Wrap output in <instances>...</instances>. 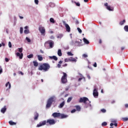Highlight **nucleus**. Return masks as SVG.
Returning a JSON list of instances; mask_svg holds the SVG:
<instances>
[{
	"instance_id": "f257e3e1",
	"label": "nucleus",
	"mask_w": 128,
	"mask_h": 128,
	"mask_svg": "<svg viewBox=\"0 0 128 128\" xmlns=\"http://www.w3.org/2000/svg\"><path fill=\"white\" fill-rule=\"evenodd\" d=\"M50 68V66L48 63H44L40 66L38 68V70H43V72H48Z\"/></svg>"
},
{
	"instance_id": "f03ea898",
	"label": "nucleus",
	"mask_w": 128,
	"mask_h": 128,
	"mask_svg": "<svg viewBox=\"0 0 128 128\" xmlns=\"http://www.w3.org/2000/svg\"><path fill=\"white\" fill-rule=\"evenodd\" d=\"M86 102H88L89 103L88 106H85V108H88V106H92V104H90V101L88 98L86 97L80 98L79 100V102H84V104L86 105Z\"/></svg>"
},
{
	"instance_id": "7ed1b4c3",
	"label": "nucleus",
	"mask_w": 128,
	"mask_h": 128,
	"mask_svg": "<svg viewBox=\"0 0 128 128\" xmlns=\"http://www.w3.org/2000/svg\"><path fill=\"white\" fill-rule=\"evenodd\" d=\"M54 102V97H51L50 98L48 102L46 105V108H50L52 106V102Z\"/></svg>"
},
{
	"instance_id": "20e7f679",
	"label": "nucleus",
	"mask_w": 128,
	"mask_h": 128,
	"mask_svg": "<svg viewBox=\"0 0 128 128\" xmlns=\"http://www.w3.org/2000/svg\"><path fill=\"white\" fill-rule=\"evenodd\" d=\"M62 74L63 76L62 77L61 82L62 84H66V82H68V79L66 78L68 74L64 72H62Z\"/></svg>"
},
{
	"instance_id": "39448f33",
	"label": "nucleus",
	"mask_w": 128,
	"mask_h": 128,
	"mask_svg": "<svg viewBox=\"0 0 128 128\" xmlns=\"http://www.w3.org/2000/svg\"><path fill=\"white\" fill-rule=\"evenodd\" d=\"M56 124V120L54 119H48L46 121V126H52Z\"/></svg>"
},
{
	"instance_id": "423d86ee",
	"label": "nucleus",
	"mask_w": 128,
	"mask_h": 128,
	"mask_svg": "<svg viewBox=\"0 0 128 128\" xmlns=\"http://www.w3.org/2000/svg\"><path fill=\"white\" fill-rule=\"evenodd\" d=\"M38 30L42 36H46V28L44 27L40 26Z\"/></svg>"
},
{
	"instance_id": "0eeeda50",
	"label": "nucleus",
	"mask_w": 128,
	"mask_h": 128,
	"mask_svg": "<svg viewBox=\"0 0 128 128\" xmlns=\"http://www.w3.org/2000/svg\"><path fill=\"white\" fill-rule=\"evenodd\" d=\"M62 22H63V24H64V26L66 28V32H70V26L68 25V24L66 22V21H62Z\"/></svg>"
},
{
	"instance_id": "6e6552de",
	"label": "nucleus",
	"mask_w": 128,
	"mask_h": 128,
	"mask_svg": "<svg viewBox=\"0 0 128 128\" xmlns=\"http://www.w3.org/2000/svg\"><path fill=\"white\" fill-rule=\"evenodd\" d=\"M104 6H106V8L108 10H110V12H113L114 10V8L112 7H111L110 6H108V3H105L104 4Z\"/></svg>"
},
{
	"instance_id": "1a4fd4ad",
	"label": "nucleus",
	"mask_w": 128,
	"mask_h": 128,
	"mask_svg": "<svg viewBox=\"0 0 128 128\" xmlns=\"http://www.w3.org/2000/svg\"><path fill=\"white\" fill-rule=\"evenodd\" d=\"M46 121L44 120L40 122L38 124H37V128H40V126H46Z\"/></svg>"
},
{
	"instance_id": "9d476101",
	"label": "nucleus",
	"mask_w": 128,
	"mask_h": 128,
	"mask_svg": "<svg viewBox=\"0 0 128 128\" xmlns=\"http://www.w3.org/2000/svg\"><path fill=\"white\" fill-rule=\"evenodd\" d=\"M48 44L50 46V48H54V41L50 40L47 42Z\"/></svg>"
},
{
	"instance_id": "9b49d317",
	"label": "nucleus",
	"mask_w": 128,
	"mask_h": 128,
	"mask_svg": "<svg viewBox=\"0 0 128 128\" xmlns=\"http://www.w3.org/2000/svg\"><path fill=\"white\" fill-rule=\"evenodd\" d=\"M93 96L96 98V96H98V89L94 88L93 91Z\"/></svg>"
},
{
	"instance_id": "f8f14e48",
	"label": "nucleus",
	"mask_w": 128,
	"mask_h": 128,
	"mask_svg": "<svg viewBox=\"0 0 128 128\" xmlns=\"http://www.w3.org/2000/svg\"><path fill=\"white\" fill-rule=\"evenodd\" d=\"M53 118H60V112H54L52 114Z\"/></svg>"
},
{
	"instance_id": "ddd939ff",
	"label": "nucleus",
	"mask_w": 128,
	"mask_h": 128,
	"mask_svg": "<svg viewBox=\"0 0 128 128\" xmlns=\"http://www.w3.org/2000/svg\"><path fill=\"white\" fill-rule=\"evenodd\" d=\"M16 56H19V58H20V60H22L24 57V54L22 53L20 54L18 52L16 53Z\"/></svg>"
},
{
	"instance_id": "4468645a",
	"label": "nucleus",
	"mask_w": 128,
	"mask_h": 128,
	"mask_svg": "<svg viewBox=\"0 0 128 128\" xmlns=\"http://www.w3.org/2000/svg\"><path fill=\"white\" fill-rule=\"evenodd\" d=\"M78 74L80 76H81V78L78 79V82H80L82 80H84L86 81V78H84V76H82L80 73H79Z\"/></svg>"
},
{
	"instance_id": "2eb2a0df",
	"label": "nucleus",
	"mask_w": 128,
	"mask_h": 128,
	"mask_svg": "<svg viewBox=\"0 0 128 128\" xmlns=\"http://www.w3.org/2000/svg\"><path fill=\"white\" fill-rule=\"evenodd\" d=\"M66 104V102L63 101L61 104H60L58 106L59 108H64V106Z\"/></svg>"
},
{
	"instance_id": "dca6fc26",
	"label": "nucleus",
	"mask_w": 128,
	"mask_h": 128,
	"mask_svg": "<svg viewBox=\"0 0 128 128\" xmlns=\"http://www.w3.org/2000/svg\"><path fill=\"white\" fill-rule=\"evenodd\" d=\"M34 120H36L38 118V116H39L38 113V112H35L34 114Z\"/></svg>"
},
{
	"instance_id": "f3484780",
	"label": "nucleus",
	"mask_w": 128,
	"mask_h": 128,
	"mask_svg": "<svg viewBox=\"0 0 128 128\" xmlns=\"http://www.w3.org/2000/svg\"><path fill=\"white\" fill-rule=\"evenodd\" d=\"M60 118H68V115H66L64 114H60Z\"/></svg>"
},
{
	"instance_id": "a211bd4d",
	"label": "nucleus",
	"mask_w": 128,
	"mask_h": 128,
	"mask_svg": "<svg viewBox=\"0 0 128 128\" xmlns=\"http://www.w3.org/2000/svg\"><path fill=\"white\" fill-rule=\"evenodd\" d=\"M50 58V60H58V57H56V56H49Z\"/></svg>"
},
{
	"instance_id": "6ab92c4d",
	"label": "nucleus",
	"mask_w": 128,
	"mask_h": 128,
	"mask_svg": "<svg viewBox=\"0 0 128 128\" xmlns=\"http://www.w3.org/2000/svg\"><path fill=\"white\" fill-rule=\"evenodd\" d=\"M0 112H2V114H4L6 112V106H4V108H2L1 109Z\"/></svg>"
},
{
	"instance_id": "aec40b11",
	"label": "nucleus",
	"mask_w": 128,
	"mask_h": 128,
	"mask_svg": "<svg viewBox=\"0 0 128 128\" xmlns=\"http://www.w3.org/2000/svg\"><path fill=\"white\" fill-rule=\"evenodd\" d=\"M70 62H76L77 60H76V58H74L72 57H70Z\"/></svg>"
},
{
	"instance_id": "412c9836",
	"label": "nucleus",
	"mask_w": 128,
	"mask_h": 128,
	"mask_svg": "<svg viewBox=\"0 0 128 128\" xmlns=\"http://www.w3.org/2000/svg\"><path fill=\"white\" fill-rule=\"evenodd\" d=\"M74 108H76V110H78V112H80V106H74Z\"/></svg>"
},
{
	"instance_id": "4be33fe9",
	"label": "nucleus",
	"mask_w": 128,
	"mask_h": 128,
	"mask_svg": "<svg viewBox=\"0 0 128 128\" xmlns=\"http://www.w3.org/2000/svg\"><path fill=\"white\" fill-rule=\"evenodd\" d=\"M83 41L86 44H90V42L86 38H83Z\"/></svg>"
},
{
	"instance_id": "5701e85b",
	"label": "nucleus",
	"mask_w": 128,
	"mask_h": 128,
	"mask_svg": "<svg viewBox=\"0 0 128 128\" xmlns=\"http://www.w3.org/2000/svg\"><path fill=\"white\" fill-rule=\"evenodd\" d=\"M114 126H118V123H114H114H110V128H114Z\"/></svg>"
},
{
	"instance_id": "b1692460",
	"label": "nucleus",
	"mask_w": 128,
	"mask_h": 128,
	"mask_svg": "<svg viewBox=\"0 0 128 128\" xmlns=\"http://www.w3.org/2000/svg\"><path fill=\"white\" fill-rule=\"evenodd\" d=\"M58 54L59 56H62V50L60 49L58 50Z\"/></svg>"
},
{
	"instance_id": "393cba45",
	"label": "nucleus",
	"mask_w": 128,
	"mask_h": 128,
	"mask_svg": "<svg viewBox=\"0 0 128 128\" xmlns=\"http://www.w3.org/2000/svg\"><path fill=\"white\" fill-rule=\"evenodd\" d=\"M9 124L10 126H16V122H14L12 120L9 121Z\"/></svg>"
},
{
	"instance_id": "a878e982",
	"label": "nucleus",
	"mask_w": 128,
	"mask_h": 128,
	"mask_svg": "<svg viewBox=\"0 0 128 128\" xmlns=\"http://www.w3.org/2000/svg\"><path fill=\"white\" fill-rule=\"evenodd\" d=\"M33 64H34V66H38V62L36 61H33Z\"/></svg>"
},
{
	"instance_id": "bb28decb",
	"label": "nucleus",
	"mask_w": 128,
	"mask_h": 128,
	"mask_svg": "<svg viewBox=\"0 0 128 128\" xmlns=\"http://www.w3.org/2000/svg\"><path fill=\"white\" fill-rule=\"evenodd\" d=\"M38 60H40V62H42V60H43L42 56L38 55Z\"/></svg>"
},
{
	"instance_id": "cd10ccee",
	"label": "nucleus",
	"mask_w": 128,
	"mask_h": 128,
	"mask_svg": "<svg viewBox=\"0 0 128 128\" xmlns=\"http://www.w3.org/2000/svg\"><path fill=\"white\" fill-rule=\"evenodd\" d=\"M6 88H8H8H10V82H8L6 84Z\"/></svg>"
},
{
	"instance_id": "c85d7f7f",
	"label": "nucleus",
	"mask_w": 128,
	"mask_h": 128,
	"mask_svg": "<svg viewBox=\"0 0 128 128\" xmlns=\"http://www.w3.org/2000/svg\"><path fill=\"white\" fill-rule=\"evenodd\" d=\"M126 22V20H123L120 22V26H122Z\"/></svg>"
},
{
	"instance_id": "c756f323",
	"label": "nucleus",
	"mask_w": 128,
	"mask_h": 128,
	"mask_svg": "<svg viewBox=\"0 0 128 128\" xmlns=\"http://www.w3.org/2000/svg\"><path fill=\"white\" fill-rule=\"evenodd\" d=\"M27 58H34V54H30L28 56H27Z\"/></svg>"
},
{
	"instance_id": "7c9ffc66",
	"label": "nucleus",
	"mask_w": 128,
	"mask_h": 128,
	"mask_svg": "<svg viewBox=\"0 0 128 128\" xmlns=\"http://www.w3.org/2000/svg\"><path fill=\"white\" fill-rule=\"evenodd\" d=\"M64 60L65 62H70V58H66Z\"/></svg>"
},
{
	"instance_id": "2f4dec72",
	"label": "nucleus",
	"mask_w": 128,
	"mask_h": 128,
	"mask_svg": "<svg viewBox=\"0 0 128 128\" xmlns=\"http://www.w3.org/2000/svg\"><path fill=\"white\" fill-rule=\"evenodd\" d=\"M24 33L25 34H30V30H24Z\"/></svg>"
},
{
	"instance_id": "473e14b6",
	"label": "nucleus",
	"mask_w": 128,
	"mask_h": 128,
	"mask_svg": "<svg viewBox=\"0 0 128 128\" xmlns=\"http://www.w3.org/2000/svg\"><path fill=\"white\" fill-rule=\"evenodd\" d=\"M72 97L68 98L67 100V102H72Z\"/></svg>"
},
{
	"instance_id": "72a5a7b5",
	"label": "nucleus",
	"mask_w": 128,
	"mask_h": 128,
	"mask_svg": "<svg viewBox=\"0 0 128 128\" xmlns=\"http://www.w3.org/2000/svg\"><path fill=\"white\" fill-rule=\"evenodd\" d=\"M102 126H108V123L106 122H103L102 124Z\"/></svg>"
},
{
	"instance_id": "f704fd0d",
	"label": "nucleus",
	"mask_w": 128,
	"mask_h": 128,
	"mask_svg": "<svg viewBox=\"0 0 128 128\" xmlns=\"http://www.w3.org/2000/svg\"><path fill=\"white\" fill-rule=\"evenodd\" d=\"M125 32H128V26H125L124 27Z\"/></svg>"
},
{
	"instance_id": "c9c22d12",
	"label": "nucleus",
	"mask_w": 128,
	"mask_h": 128,
	"mask_svg": "<svg viewBox=\"0 0 128 128\" xmlns=\"http://www.w3.org/2000/svg\"><path fill=\"white\" fill-rule=\"evenodd\" d=\"M64 36V35L62 34H59L58 36V38H62Z\"/></svg>"
},
{
	"instance_id": "e433bc0d",
	"label": "nucleus",
	"mask_w": 128,
	"mask_h": 128,
	"mask_svg": "<svg viewBox=\"0 0 128 128\" xmlns=\"http://www.w3.org/2000/svg\"><path fill=\"white\" fill-rule=\"evenodd\" d=\"M50 22H52V24H54V20L53 18H50Z\"/></svg>"
},
{
	"instance_id": "4c0bfd02",
	"label": "nucleus",
	"mask_w": 128,
	"mask_h": 128,
	"mask_svg": "<svg viewBox=\"0 0 128 128\" xmlns=\"http://www.w3.org/2000/svg\"><path fill=\"white\" fill-rule=\"evenodd\" d=\"M122 120H123V122H126L128 120V118H123Z\"/></svg>"
},
{
	"instance_id": "58836bf2",
	"label": "nucleus",
	"mask_w": 128,
	"mask_h": 128,
	"mask_svg": "<svg viewBox=\"0 0 128 128\" xmlns=\"http://www.w3.org/2000/svg\"><path fill=\"white\" fill-rule=\"evenodd\" d=\"M67 54L68 56H74V54H72V52H67Z\"/></svg>"
},
{
	"instance_id": "ea45409f",
	"label": "nucleus",
	"mask_w": 128,
	"mask_h": 128,
	"mask_svg": "<svg viewBox=\"0 0 128 128\" xmlns=\"http://www.w3.org/2000/svg\"><path fill=\"white\" fill-rule=\"evenodd\" d=\"M22 32H24V28H22V27H20V33L22 34Z\"/></svg>"
},
{
	"instance_id": "a19ab883",
	"label": "nucleus",
	"mask_w": 128,
	"mask_h": 128,
	"mask_svg": "<svg viewBox=\"0 0 128 128\" xmlns=\"http://www.w3.org/2000/svg\"><path fill=\"white\" fill-rule=\"evenodd\" d=\"M74 4H76L77 6H80V2H74Z\"/></svg>"
},
{
	"instance_id": "79ce46f5",
	"label": "nucleus",
	"mask_w": 128,
	"mask_h": 128,
	"mask_svg": "<svg viewBox=\"0 0 128 128\" xmlns=\"http://www.w3.org/2000/svg\"><path fill=\"white\" fill-rule=\"evenodd\" d=\"M77 30H78V32H80V34H82V30L80 28H78Z\"/></svg>"
},
{
	"instance_id": "37998d69",
	"label": "nucleus",
	"mask_w": 128,
	"mask_h": 128,
	"mask_svg": "<svg viewBox=\"0 0 128 128\" xmlns=\"http://www.w3.org/2000/svg\"><path fill=\"white\" fill-rule=\"evenodd\" d=\"M101 112H104H104H106V109H101Z\"/></svg>"
},
{
	"instance_id": "c03bdc74",
	"label": "nucleus",
	"mask_w": 128,
	"mask_h": 128,
	"mask_svg": "<svg viewBox=\"0 0 128 128\" xmlns=\"http://www.w3.org/2000/svg\"><path fill=\"white\" fill-rule=\"evenodd\" d=\"M26 40H27V42H31L30 39L28 37H26Z\"/></svg>"
},
{
	"instance_id": "a18cd8bd",
	"label": "nucleus",
	"mask_w": 128,
	"mask_h": 128,
	"mask_svg": "<svg viewBox=\"0 0 128 128\" xmlns=\"http://www.w3.org/2000/svg\"><path fill=\"white\" fill-rule=\"evenodd\" d=\"M18 50L19 52H22V48H18Z\"/></svg>"
},
{
	"instance_id": "49530a36",
	"label": "nucleus",
	"mask_w": 128,
	"mask_h": 128,
	"mask_svg": "<svg viewBox=\"0 0 128 128\" xmlns=\"http://www.w3.org/2000/svg\"><path fill=\"white\" fill-rule=\"evenodd\" d=\"M76 112V109H73L72 110H71L72 114H74V112Z\"/></svg>"
},
{
	"instance_id": "de8ad7c7",
	"label": "nucleus",
	"mask_w": 128,
	"mask_h": 128,
	"mask_svg": "<svg viewBox=\"0 0 128 128\" xmlns=\"http://www.w3.org/2000/svg\"><path fill=\"white\" fill-rule=\"evenodd\" d=\"M8 46L9 48H12V42H8Z\"/></svg>"
},
{
	"instance_id": "09e8293b",
	"label": "nucleus",
	"mask_w": 128,
	"mask_h": 128,
	"mask_svg": "<svg viewBox=\"0 0 128 128\" xmlns=\"http://www.w3.org/2000/svg\"><path fill=\"white\" fill-rule=\"evenodd\" d=\"M34 2L36 4H38V0H34Z\"/></svg>"
},
{
	"instance_id": "8fccbe9b",
	"label": "nucleus",
	"mask_w": 128,
	"mask_h": 128,
	"mask_svg": "<svg viewBox=\"0 0 128 128\" xmlns=\"http://www.w3.org/2000/svg\"><path fill=\"white\" fill-rule=\"evenodd\" d=\"M82 56L83 58H88V55L86 54H83Z\"/></svg>"
},
{
	"instance_id": "3c124183",
	"label": "nucleus",
	"mask_w": 128,
	"mask_h": 128,
	"mask_svg": "<svg viewBox=\"0 0 128 128\" xmlns=\"http://www.w3.org/2000/svg\"><path fill=\"white\" fill-rule=\"evenodd\" d=\"M2 72V66H0V74Z\"/></svg>"
},
{
	"instance_id": "603ef678",
	"label": "nucleus",
	"mask_w": 128,
	"mask_h": 128,
	"mask_svg": "<svg viewBox=\"0 0 128 128\" xmlns=\"http://www.w3.org/2000/svg\"><path fill=\"white\" fill-rule=\"evenodd\" d=\"M5 61L6 62H10V60L8 58H5Z\"/></svg>"
},
{
	"instance_id": "864d4df0",
	"label": "nucleus",
	"mask_w": 128,
	"mask_h": 128,
	"mask_svg": "<svg viewBox=\"0 0 128 128\" xmlns=\"http://www.w3.org/2000/svg\"><path fill=\"white\" fill-rule=\"evenodd\" d=\"M75 24H80V22H78V20H76L75 21Z\"/></svg>"
},
{
	"instance_id": "5fc2aeb1",
	"label": "nucleus",
	"mask_w": 128,
	"mask_h": 128,
	"mask_svg": "<svg viewBox=\"0 0 128 128\" xmlns=\"http://www.w3.org/2000/svg\"><path fill=\"white\" fill-rule=\"evenodd\" d=\"M62 66L63 68H66V66H68V64H63V65Z\"/></svg>"
},
{
	"instance_id": "6e6d98bb",
	"label": "nucleus",
	"mask_w": 128,
	"mask_h": 128,
	"mask_svg": "<svg viewBox=\"0 0 128 128\" xmlns=\"http://www.w3.org/2000/svg\"><path fill=\"white\" fill-rule=\"evenodd\" d=\"M76 44H78L79 46H80V42H79L76 41Z\"/></svg>"
},
{
	"instance_id": "4d7b16f0",
	"label": "nucleus",
	"mask_w": 128,
	"mask_h": 128,
	"mask_svg": "<svg viewBox=\"0 0 128 128\" xmlns=\"http://www.w3.org/2000/svg\"><path fill=\"white\" fill-rule=\"evenodd\" d=\"M49 5L52 6H54V4H52V3H50Z\"/></svg>"
},
{
	"instance_id": "13d9d810",
	"label": "nucleus",
	"mask_w": 128,
	"mask_h": 128,
	"mask_svg": "<svg viewBox=\"0 0 128 128\" xmlns=\"http://www.w3.org/2000/svg\"><path fill=\"white\" fill-rule=\"evenodd\" d=\"M50 38L51 40H54V36H50Z\"/></svg>"
},
{
	"instance_id": "bf43d9fd",
	"label": "nucleus",
	"mask_w": 128,
	"mask_h": 128,
	"mask_svg": "<svg viewBox=\"0 0 128 128\" xmlns=\"http://www.w3.org/2000/svg\"><path fill=\"white\" fill-rule=\"evenodd\" d=\"M57 66L58 68H60L61 67L60 64H58Z\"/></svg>"
},
{
	"instance_id": "052dcab7",
	"label": "nucleus",
	"mask_w": 128,
	"mask_h": 128,
	"mask_svg": "<svg viewBox=\"0 0 128 128\" xmlns=\"http://www.w3.org/2000/svg\"><path fill=\"white\" fill-rule=\"evenodd\" d=\"M93 66L94 68H96V62H94Z\"/></svg>"
},
{
	"instance_id": "680f3d73",
	"label": "nucleus",
	"mask_w": 128,
	"mask_h": 128,
	"mask_svg": "<svg viewBox=\"0 0 128 128\" xmlns=\"http://www.w3.org/2000/svg\"><path fill=\"white\" fill-rule=\"evenodd\" d=\"M87 78L88 80H90V75H87Z\"/></svg>"
},
{
	"instance_id": "e2e57ef3",
	"label": "nucleus",
	"mask_w": 128,
	"mask_h": 128,
	"mask_svg": "<svg viewBox=\"0 0 128 128\" xmlns=\"http://www.w3.org/2000/svg\"><path fill=\"white\" fill-rule=\"evenodd\" d=\"M58 64H62V60L59 61Z\"/></svg>"
},
{
	"instance_id": "0e129e2a",
	"label": "nucleus",
	"mask_w": 128,
	"mask_h": 128,
	"mask_svg": "<svg viewBox=\"0 0 128 128\" xmlns=\"http://www.w3.org/2000/svg\"><path fill=\"white\" fill-rule=\"evenodd\" d=\"M40 52H41V54H44V50H40Z\"/></svg>"
},
{
	"instance_id": "69168bd1",
	"label": "nucleus",
	"mask_w": 128,
	"mask_h": 128,
	"mask_svg": "<svg viewBox=\"0 0 128 128\" xmlns=\"http://www.w3.org/2000/svg\"><path fill=\"white\" fill-rule=\"evenodd\" d=\"M19 18H20L21 20L22 19V18H24V17L20 16H19Z\"/></svg>"
},
{
	"instance_id": "338daca9",
	"label": "nucleus",
	"mask_w": 128,
	"mask_h": 128,
	"mask_svg": "<svg viewBox=\"0 0 128 128\" xmlns=\"http://www.w3.org/2000/svg\"><path fill=\"white\" fill-rule=\"evenodd\" d=\"M20 74H22V76H24V72H20Z\"/></svg>"
},
{
	"instance_id": "774afa93",
	"label": "nucleus",
	"mask_w": 128,
	"mask_h": 128,
	"mask_svg": "<svg viewBox=\"0 0 128 128\" xmlns=\"http://www.w3.org/2000/svg\"><path fill=\"white\" fill-rule=\"evenodd\" d=\"M125 107L126 108H128V104H125Z\"/></svg>"
}]
</instances>
